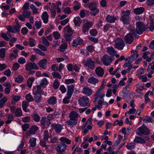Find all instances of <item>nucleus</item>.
I'll return each instance as SVG.
<instances>
[{"label":"nucleus","mask_w":154,"mask_h":154,"mask_svg":"<svg viewBox=\"0 0 154 154\" xmlns=\"http://www.w3.org/2000/svg\"><path fill=\"white\" fill-rule=\"evenodd\" d=\"M136 28L135 29H131L130 32L133 35L136 34H142L145 30V26L144 23L141 21H139L136 23Z\"/></svg>","instance_id":"nucleus-1"},{"label":"nucleus","mask_w":154,"mask_h":154,"mask_svg":"<svg viewBox=\"0 0 154 154\" xmlns=\"http://www.w3.org/2000/svg\"><path fill=\"white\" fill-rule=\"evenodd\" d=\"M56 5L54 4H52L50 9L51 13V17H54L56 14V9L57 8V12L59 13L61 12V3L60 2H57L56 3Z\"/></svg>","instance_id":"nucleus-2"},{"label":"nucleus","mask_w":154,"mask_h":154,"mask_svg":"<svg viewBox=\"0 0 154 154\" xmlns=\"http://www.w3.org/2000/svg\"><path fill=\"white\" fill-rule=\"evenodd\" d=\"M123 15L121 18V20L124 24H128L130 22L131 19L129 17L130 14V11L127 10L126 11H123L122 12Z\"/></svg>","instance_id":"nucleus-3"},{"label":"nucleus","mask_w":154,"mask_h":154,"mask_svg":"<svg viewBox=\"0 0 154 154\" xmlns=\"http://www.w3.org/2000/svg\"><path fill=\"white\" fill-rule=\"evenodd\" d=\"M96 7V2H90L88 5V7L91 11L90 14L92 16H95L99 11V9L97 8Z\"/></svg>","instance_id":"nucleus-4"},{"label":"nucleus","mask_w":154,"mask_h":154,"mask_svg":"<svg viewBox=\"0 0 154 154\" xmlns=\"http://www.w3.org/2000/svg\"><path fill=\"white\" fill-rule=\"evenodd\" d=\"M136 133L137 135L140 136L142 135H147L149 133V130L146 127L141 126L137 128Z\"/></svg>","instance_id":"nucleus-5"},{"label":"nucleus","mask_w":154,"mask_h":154,"mask_svg":"<svg viewBox=\"0 0 154 154\" xmlns=\"http://www.w3.org/2000/svg\"><path fill=\"white\" fill-rule=\"evenodd\" d=\"M89 101V98L86 96H84L80 98L79 102V105L83 107L87 106Z\"/></svg>","instance_id":"nucleus-6"},{"label":"nucleus","mask_w":154,"mask_h":154,"mask_svg":"<svg viewBox=\"0 0 154 154\" xmlns=\"http://www.w3.org/2000/svg\"><path fill=\"white\" fill-rule=\"evenodd\" d=\"M102 61L105 65L108 66L112 63V59L111 57L105 54L103 56Z\"/></svg>","instance_id":"nucleus-7"},{"label":"nucleus","mask_w":154,"mask_h":154,"mask_svg":"<svg viewBox=\"0 0 154 154\" xmlns=\"http://www.w3.org/2000/svg\"><path fill=\"white\" fill-rule=\"evenodd\" d=\"M25 66V69L27 71L32 69L38 70V69L37 65L35 63L29 62L26 64Z\"/></svg>","instance_id":"nucleus-8"},{"label":"nucleus","mask_w":154,"mask_h":154,"mask_svg":"<svg viewBox=\"0 0 154 154\" xmlns=\"http://www.w3.org/2000/svg\"><path fill=\"white\" fill-rule=\"evenodd\" d=\"M115 47L118 50H122L125 46V44L123 41L120 39H118L114 45Z\"/></svg>","instance_id":"nucleus-9"},{"label":"nucleus","mask_w":154,"mask_h":154,"mask_svg":"<svg viewBox=\"0 0 154 154\" xmlns=\"http://www.w3.org/2000/svg\"><path fill=\"white\" fill-rule=\"evenodd\" d=\"M133 35L131 32L127 34L125 37V40L126 42L129 44H131L133 41Z\"/></svg>","instance_id":"nucleus-10"},{"label":"nucleus","mask_w":154,"mask_h":154,"mask_svg":"<svg viewBox=\"0 0 154 154\" xmlns=\"http://www.w3.org/2000/svg\"><path fill=\"white\" fill-rule=\"evenodd\" d=\"M67 146V145L65 143H60L57 146V152H63L66 149Z\"/></svg>","instance_id":"nucleus-11"},{"label":"nucleus","mask_w":154,"mask_h":154,"mask_svg":"<svg viewBox=\"0 0 154 154\" xmlns=\"http://www.w3.org/2000/svg\"><path fill=\"white\" fill-rule=\"evenodd\" d=\"M92 25L93 23L92 22H87L84 24L82 28V31L83 33H84L85 32H88Z\"/></svg>","instance_id":"nucleus-12"},{"label":"nucleus","mask_w":154,"mask_h":154,"mask_svg":"<svg viewBox=\"0 0 154 154\" xmlns=\"http://www.w3.org/2000/svg\"><path fill=\"white\" fill-rule=\"evenodd\" d=\"M85 65L91 69H93L95 67L94 62L91 59H88L86 61Z\"/></svg>","instance_id":"nucleus-13"},{"label":"nucleus","mask_w":154,"mask_h":154,"mask_svg":"<svg viewBox=\"0 0 154 154\" xmlns=\"http://www.w3.org/2000/svg\"><path fill=\"white\" fill-rule=\"evenodd\" d=\"M83 43V40L80 38H77L73 40L72 43V46L76 47L78 45L82 44Z\"/></svg>","instance_id":"nucleus-14"},{"label":"nucleus","mask_w":154,"mask_h":154,"mask_svg":"<svg viewBox=\"0 0 154 154\" xmlns=\"http://www.w3.org/2000/svg\"><path fill=\"white\" fill-rule=\"evenodd\" d=\"M47 60L46 59H43L39 61L38 63V65L41 68L44 69H46Z\"/></svg>","instance_id":"nucleus-15"},{"label":"nucleus","mask_w":154,"mask_h":154,"mask_svg":"<svg viewBox=\"0 0 154 154\" xmlns=\"http://www.w3.org/2000/svg\"><path fill=\"white\" fill-rule=\"evenodd\" d=\"M82 91L85 95L90 96L92 94V91L88 87H85L83 88Z\"/></svg>","instance_id":"nucleus-16"},{"label":"nucleus","mask_w":154,"mask_h":154,"mask_svg":"<svg viewBox=\"0 0 154 154\" xmlns=\"http://www.w3.org/2000/svg\"><path fill=\"white\" fill-rule=\"evenodd\" d=\"M49 16L48 13L45 11L43 12L41 15V18L44 23H48Z\"/></svg>","instance_id":"nucleus-17"},{"label":"nucleus","mask_w":154,"mask_h":154,"mask_svg":"<svg viewBox=\"0 0 154 154\" xmlns=\"http://www.w3.org/2000/svg\"><path fill=\"white\" fill-rule=\"evenodd\" d=\"M79 114L75 111H73L69 114V117L70 119H76L78 120Z\"/></svg>","instance_id":"nucleus-18"},{"label":"nucleus","mask_w":154,"mask_h":154,"mask_svg":"<svg viewBox=\"0 0 154 154\" xmlns=\"http://www.w3.org/2000/svg\"><path fill=\"white\" fill-rule=\"evenodd\" d=\"M95 72L96 74L99 76H102L104 74L103 69L100 67L96 68Z\"/></svg>","instance_id":"nucleus-19"},{"label":"nucleus","mask_w":154,"mask_h":154,"mask_svg":"<svg viewBox=\"0 0 154 154\" xmlns=\"http://www.w3.org/2000/svg\"><path fill=\"white\" fill-rule=\"evenodd\" d=\"M54 128L56 132L57 133H60L63 128V126L59 124H55L54 127Z\"/></svg>","instance_id":"nucleus-20"},{"label":"nucleus","mask_w":154,"mask_h":154,"mask_svg":"<svg viewBox=\"0 0 154 154\" xmlns=\"http://www.w3.org/2000/svg\"><path fill=\"white\" fill-rule=\"evenodd\" d=\"M107 52L110 55L114 56L116 54V52L112 47H108L106 48Z\"/></svg>","instance_id":"nucleus-21"},{"label":"nucleus","mask_w":154,"mask_h":154,"mask_svg":"<svg viewBox=\"0 0 154 154\" xmlns=\"http://www.w3.org/2000/svg\"><path fill=\"white\" fill-rule=\"evenodd\" d=\"M74 89V86L73 85H70L67 86V95L72 96L73 92Z\"/></svg>","instance_id":"nucleus-22"},{"label":"nucleus","mask_w":154,"mask_h":154,"mask_svg":"<svg viewBox=\"0 0 154 154\" xmlns=\"http://www.w3.org/2000/svg\"><path fill=\"white\" fill-rule=\"evenodd\" d=\"M75 25L76 26H79L80 25L82 22V20L79 17H75L73 20Z\"/></svg>","instance_id":"nucleus-23"},{"label":"nucleus","mask_w":154,"mask_h":154,"mask_svg":"<svg viewBox=\"0 0 154 154\" xmlns=\"http://www.w3.org/2000/svg\"><path fill=\"white\" fill-rule=\"evenodd\" d=\"M42 90L40 86H35L33 87V93H41Z\"/></svg>","instance_id":"nucleus-24"},{"label":"nucleus","mask_w":154,"mask_h":154,"mask_svg":"<svg viewBox=\"0 0 154 154\" xmlns=\"http://www.w3.org/2000/svg\"><path fill=\"white\" fill-rule=\"evenodd\" d=\"M77 121L76 119H70L66 122V123L68 125L73 126L77 123Z\"/></svg>","instance_id":"nucleus-25"},{"label":"nucleus","mask_w":154,"mask_h":154,"mask_svg":"<svg viewBox=\"0 0 154 154\" xmlns=\"http://www.w3.org/2000/svg\"><path fill=\"white\" fill-rule=\"evenodd\" d=\"M47 102L50 104L54 105L57 102V99L55 97L53 96L50 97L47 100Z\"/></svg>","instance_id":"nucleus-26"},{"label":"nucleus","mask_w":154,"mask_h":154,"mask_svg":"<svg viewBox=\"0 0 154 154\" xmlns=\"http://www.w3.org/2000/svg\"><path fill=\"white\" fill-rule=\"evenodd\" d=\"M65 34L72 35L73 32L71 28L69 26H66L64 28Z\"/></svg>","instance_id":"nucleus-27"},{"label":"nucleus","mask_w":154,"mask_h":154,"mask_svg":"<svg viewBox=\"0 0 154 154\" xmlns=\"http://www.w3.org/2000/svg\"><path fill=\"white\" fill-rule=\"evenodd\" d=\"M144 10L143 7H140L136 8L134 9V11L135 14H139L142 13Z\"/></svg>","instance_id":"nucleus-28"},{"label":"nucleus","mask_w":154,"mask_h":154,"mask_svg":"<svg viewBox=\"0 0 154 154\" xmlns=\"http://www.w3.org/2000/svg\"><path fill=\"white\" fill-rule=\"evenodd\" d=\"M33 94L35 100L37 102L39 103L42 101L41 93H34Z\"/></svg>","instance_id":"nucleus-29"},{"label":"nucleus","mask_w":154,"mask_h":154,"mask_svg":"<svg viewBox=\"0 0 154 154\" xmlns=\"http://www.w3.org/2000/svg\"><path fill=\"white\" fill-rule=\"evenodd\" d=\"M88 82L90 83L95 85L98 83V80L94 77H91L88 79Z\"/></svg>","instance_id":"nucleus-30"},{"label":"nucleus","mask_w":154,"mask_h":154,"mask_svg":"<svg viewBox=\"0 0 154 154\" xmlns=\"http://www.w3.org/2000/svg\"><path fill=\"white\" fill-rule=\"evenodd\" d=\"M51 134H49L48 130H45L43 134V139L45 141H48V138L51 137Z\"/></svg>","instance_id":"nucleus-31"},{"label":"nucleus","mask_w":154,"mask_h":154,"mask_svg":"<svg viewBox=\"0 0 154 154\" xmlns=\"http://www.w3.org/2000/svg\"><path fill=\"white\" fill-rule=\"evenodd\" d=\"M38 129V127L35 125L32 126L29 130V133L31 134H34Z\"/></svg>","instance_id":"nucleus-32"},{"label":"nucleus","mask_w":154,"mask_h":154,"mask_svg":"<svg viewBox=\"0 0 154 154\" xmlns=\"http://www.w3.org/2000/svg\"><path fill=\"white\" fill-rule=\"evenodd\" d=\"M134 142L140 143H145V140L143 138L140 137H136L134 140Z\"/></svg>","instance_id":"nucleus-33"},{"label":"nucleus","mask_w":154,"mask_h":154,"mask_svg":"<svg viewBox=\"0 0 154 154\" xmlns=\"http://www.w3.org/2000/svg\"><path fill=\"white\" fill-rule=\"evenodd\" d=\"M106 19L108 22L112 23L115 21L116 19L113 17L108 15L106 18Z\"/></svg>","instance_id":"nucleus-34"},{"label":"nucleus","mask_w":154,"mask_h":154,"mask_svg":"<svg viewBox=\"0 0 154 154\" xmlns=\"http://www.w3.org/2000/svg\"><path fill=\"white\" fill-rule=\"evenodd\" d=\"M36 139L35 137H32L29 140L30 146L32 147H35L36 145Z\"/></svg>","instance_id":"nucleus-35"},{"label":"nucleus","mask_w":154,"mask_h":154,"mask_svg":"<svg viewBox=\"0 0 154 154\" xmlns=\"http://www.w3.org/2000/svg\"><path fill=\"white\" fill-rule=\"evenodd\" d=\"M23 16L25 18H28L31 15V12L27 10H24L22 12Z\"/></svg>","instance_id":"nucleus-36"},{"label":"nucleus","mask_w":154,"mask_h":154,"mask_svg":"<svg viewBox=\"0 0 154 154\" xmlns=\"http://www.w3.org/2000/svg\"><path fill=\"white\" fill-rule=\"evenodd\" d=\"M34 79L35 78L34 77H31L28 79L27 81V85L29 88L31 87Z\"/></svg>","instance_id":"nucleus-37"},{"label":"nucleus","mask_w":154,"mask_h":154,"mask_svg":"<svg viewBox=\"0 0 154 154\" xmlns=\"http://www.w3.org/2000/svg\"><path fill=\"white\" fill-rule=\"evenodd\" d=\"M48 84V82L47 79L44 78L41 80L40 85L39 86L41 87H45Z\"/></svg>","instance_id":"nucleus-38"},{"label":"nucleus","mask_w":154,"mask_h":154,"mask_svg":"<svg viewBox=\"0 0 154 154\" xmlns=\"http://www.w3.org/2000/svg\"><path fill=\"white\" fill-rule=\"evenodd\" d=\"M6 49L5 48L0 49V57L4 59L5 56Z\"/></svg>","instance_id":"nucleus-39"},{"label":"nucleus","mask_w":154,"mask_h":154,"mask_svg":"<svg viewBox=\"0 0 154 154\" xmlns=\"http://www.w3.org/2000/svg\"><path fill=\"white\" fill-rule=\"evenodd\" d=\"M28 102L26 101H23L22 103V108L23 111H24L25 112H27L28 111V110H27L26 109V108L28 106Z\"/></svg>","instance_id":"nucleus-40"},{"label":"nucleus","mask_w":154,"mask_h":154,"mask_svg":"<svg viewBox=\"0 0 154 154\" xmlns=\"http://www.w3.org/2000/svg\"><path fill=\"white\" fill-rule=\"evenodd\" d=\"M60 141L62 143H66L67 144H69L71 143V141L67 138L64 137H62L60 139Z\"/></svg>","instance_id":"nucleus-41"},{"label":"nucleus","mask_w":154,"mask_h":154,"mask_svg":"<svg viewBox=\"0 0 154 154\" xmlns=\"http://www.w3.org/2000/svg\"><path fill=\"white\" fill-rule=\"evenodd\" d=\"M52 75L54 78H57L59 79H61V76L59 73L55 72H53L52 73Z\"/></svg>","instance_id":"nucleus-42"},{"label":"nucleus","mask_w":154,"mask_h":154,"mask_svg":"<svg viewBox=\"0 0 154 154\" xmlns=\"http://www.w3.org/2000/svg\"><path fill=\"white\" fill-rule=\"evenodd\" d=\"M33 119L36 122H39L40 120V117L37 114H34L32 116Z\"/></svg>","instance_id":"nucleus-43"},{"label":"nucleus","mask_w":154,"mask_h":154,"mask_svg":"<svg viewBox=\"0 0 154 154\" xmlns=\"http://www.w3.org/2000/svg\"><path fill=\"white\" fill-rule=\"evenodd\" d=\"M25 98L28 102L32 101L34 100V99L32 95L29 94L26 95Z\"/></svg>","instance_id":"nucleus-44"},{"label":"nucleus","mask_w":154,"mask_h":154,"mask_svg":"<svg viewBox=\"0 0 154 154\" xmlns=\"http://www.w3.org/2000/svg\"><path fill=\"white\" fill-rule=\"evenodd\" d=\"M67 43H65L62 44L60 47V51H63L67 48Z\"/></svg>","instance_id":"nucleus-45"},{"label":"nucleus","mask_w":154,"mask_h":154,"mask_svg":"<svg viewBox=\"0 0 154 154\" xmlns=\"http://www.w3.org/2000/svg\"><path fill=\"white\" fill-rule=\"evenodd\" d=\"M7 100V98L6 97H4L0 100V108H2L3 106Z\"/></svg>","instance_id":"nucleus-46"},{"label":"nucleus","mask_w":154,"mask_h":154,"mask_svg":"<svg viewBox=\"0 0 154 154\" xmlns=\"http://www.w3.org/2000/svg\"><path fill=\"white\" fill-rule=\"evenodd\" d=\"M8 120L6 122V123L8 124L11 123L14 120V118L13 115L12 114H10L8 116Z\"/></svg>","instance_id":"nucleus-47"},{"label":"nucleus","mask_w":154,"mask_h":154,"mask_svg":"<svg viewBox=\"0 0 154 154\" xmlns=\"http://www.w3.org/2000/svg\"><path fill=\"white\" fill-rule=\"evenodd\" d=\"M6 28L8 32L12 33L17 32L14 27H13L11 26H7Z\"/></svg>","instance_id":"nucleus-48"},{"label":"nucleus","mask_w":154,"mask_h":154,"mask_svg":"<svg viewBox=\"0 0 154 154\" xmlns=\"http://www.w3.org/2000/svg\"><path fill=\"white\" fill-rule=\"evenodd\" d=\"M60 85L59 81L57 79H55L53 83V86L54 89H57L58 88Z\"/></svg>","instance_id":"nucleus-49"},{"label":"nucleus","mask_w":154,"mask_h":154,"mask_svg":"<svg viewBox=\"0 0 154 154\" xmlns=\"http://www.w3.org/2000/svg\"><path fill=\"white\" fill-rule=\"evenodd\" d=\"M42 39L43 43L46 46H48L50 45L49 42L48 40L44 37H42Z\"/></svg>","instance_id":"nucleus-50"},{"label":"nucleus","mask_w":154,"mask_h":154,"mask_svg":"<svg viewBox=\"0 0 154 154\" xmlns=\"http://www.w3.org/2000/svg\"><path fill=\"white\" fill-rule=\"evenodd\" d=\"M30 8L32 10L33 14H36L38 12V8L33 4H32L30 6Z\"/></svg>","instance_id":"nucleus-51"},{"label":"nucleus","mask_w":154,"mask_h":154,"mask_svg":"<svg viewBox=\"0 0 154 154\" xmlns=\"http://www.w3.org/2000/svg\"><path fill=\"white\" fill-rule=\"evenodd\" d=\"M126 146L128 149H132L135 147L134 143H128Z\"/></svg>","instance_id":"nucleus-52"},{"label":"nucleus","mask_w":154,"mask_h":154,"mask_svg":"<svg viewBox=\"0 0 154 154\" xmlns=\"http://www.w3.org/2000/svg\"><path fill=\"white\" fill-rule=\"evenodd\" d=\"M15 115L17 116H20L22 115V111L20 108H18L16 109Z\"/></svg>","instance_id":"nucleus-53"},{"label":"nucleus","mask_w":154,"mask_h":154,"mask_svg":"<svg viewBox=\"0 0 154 154\" xmlns=\"http://www.w3.org/2000/svg\"><path fill=\"white\" fill-rule=\"evenodd\" d=\"M143 122L144 123L151 122H152V118L149 116H147L143 119Z\"/></svg>","instance_id":"nucleus-54"},{"label":"nucleus","mask_w":154,"mask_h":154,"mask_svg":"<svg viewBox=\"0 0 154 154\" xmlns=\"http://www.w3.org/2000/svg\"><path fill=\"white\" fill-rule=\"evenodd\" d=\"M24 78L21 75H19L15 79V81L17 83H21L23 80Z\"/></svg>","instance_id":"nucleus-55"},{"label":"nucleus","mask_w":154,"mask_h":154,"mask_svg":"<svg viewBox=\"0 0 154 154\" xmlns=\"http://www.w3.org/2000/svg\"><path fill=\"white\" fill-rule=\"evenodd\" d=\"M29 45L31 47H34L35 45V40L33 38H30L29 39Z\"/></svg>","instance_id":"nucleus-56"},{"label":"nucleus","mask_w":154,"mask_h":154,"mask_svg":"<svg viewBox=\"0 0 154 154\" xmlns=\"http://www.w3.org/2000/svg\"><path fill=\"white\" fill-rule=\"evenodd\" d=\"M0 35L5 40L8 41L9 38L6 33L2 32L0 33Z\"/></svg>","instance_id":"nucleus-57"},{"label":"nucleus","mask_w":154,"mask_h":154,"mask_svg":"<svg viewBox=\"0 0 154 154\" xmlns=\"http://www.w3.org/2000/svg\"><path fill=\"white\" fill-rule=\"evenodd\" d=\"M47 119L45 117H43L40 120V123L42 125L44 126L47 121Z\"/></svg>","instance_id":"nucleus-58"},{"label":"nucleus","mask_w":154,"mask_h":154,"mask_svg":"<svg viewBox=\"0 0 154 154\" xmlns=\"http://www.w3.org/2000/svg\"><path fill=\"white\" fill-rule=\"evenodd\" d=\"M34 50L36 53L41 56H45V54L44 52L38 48L34 49Z\"/></svg>","instance_id":"nucleus-59"},{"label":"nucleus","mask_w":154,"mask_h":154,"mask_svg":"<svg viewBox=\"0 0 154 154\" xmlns=\"http://www.w3.org/2000/svg\"><path fill=\"white\" fill-rule=\"evenodd\" d=\"M90 33L91 35L95 36H96L97 32L96 29H93L90 31Z\"/></svg>","instance_id":"nucleus-60"},{"label":"nucleus","mask_w":154,"mask_h":154,"mask_svg":"<svg viewBox=\"0 0 154 154\" xmlns=\"http://www.w3.org/2000/svg\"><path fill=\"white\" fill-rule=\"evenodd\" d=\"M53 35L55 39H59L60 36V33L57 31L54 32L53 33Z\"/></svg>","instance_id":"nucleus-61"},{"label":"nucleus","mask_w":154,"mask_h":154,"mask_svg":"<svg viewBox=\"0 0 154 154\" xmlns=\"http://www.w3.org/2000/svg\"><path fill=\"white\" fill-rule=\"evenodd\" d=\"M67 96L63 99V103L65 104H67L69 103V100L71 96L67 95Z\"/></svg>","instance_id":"nucleus-62"},{"label":"nucleus","mask_w":154,"mask_h":154,"mask_svg":"<svg viewBox=\"0 0 154 154\" xmlns=\"http://www.w3.org/2000/svg\"><path fill=\"white\" fill-rule=\"evenodd\" d=\"M18 62L20 64H22L26 63V59L23 57H20L18 60Z\"/></svg>","instance_id":"nucleus-63"},{"label":"nucleus","mask_w":154,"mask_h":154,"mask_svg":"<svg viewBox=\"0 0 154 154\" xmlns=\"http://www.w3.org/2000/svg\"><path fill=\"white\" fill-rule=\"evenodd\" d=\"M29 125L27 123L24 124L22 126L23 130L24 131H26L29 128Z\"/></svg>","instance_id":"nucleus-64"}]
</instances>
